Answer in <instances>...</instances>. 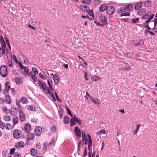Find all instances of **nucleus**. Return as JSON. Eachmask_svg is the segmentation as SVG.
Returning a JSON list of instances; mask_svg holds the SVG:
<instances>
[{"instance_id":"f257e3e1","label":"nucleus","mask_w":157,"mask_h":157,"mask_svg":"<svg viewBox=\"0 0 157 157\" xmlns=\"http://www.w3.org/2000/svg\"><path fill=\"white\" fill-rule=\"evenodd\" d=\"M38 83L40 88L44 90H45L46 89L47 90L48 93L50 96L52 97L54 101H56L57 100L59 101L58 96L56 93L54 91H53L52 92H51L50 90L48 89L45 83L40 80H38Z\"/></svg>"},{"instance_id":"f03ea898","label":"nucleus","mask_w":157,"mask_h":157,"mask_svg":"<svg viewBox=\"0 0 157 157\" xmlns=\"http://www.w3.org/2000/svg\"><path fill=\"white\" fill-rule=\"evenodd\" d=\"M0 43H1V46H0V57H2L5 53V49L6 45L4 39L1 34H0Z\"/></svg>"},{"instance_id":"7ed1b4c3","label":"nucleus","mask_w":157,"mask_h":157,"mask_svg":"<svg viewBox=\"0 0 157 157\" xmlns=\"http://www.w3.org/2000/svg\"><path fill=\"white\" fill-rule=\"evenodd\" d=\"M13 134V137L16 139H19L22 137V131L17 129H15L14 130Z\"/></svg>"},{"instance_id":"20e7f679","label":"nucleus","mask_w":157,"mask_h":157,"mask_svg":"<svg viewBox=\"0 0 157 157\" xmlns=\"http://www.w3.org/2000/svg\"><path fill=\"white\" fill-rule=\"evenodd\" d=\"M0 74L3 77H6L7 76L8 73L6 66L2 65L0 67Z\"/></svg>"},{"instance_id":"39448f33","label":"nucleus","mask_w":157,"mask_h":157,"mask_svg":"<svg viewBox=\"0 0 157 157\" xmlns=\"http://www.w3.org/2000/svg\"><path fill=\"white\" fill-rule=\"evenodd\" d=\"M19 113V117L21 121L23 122L25 120V115L22 111L21 109H19L18 111Z\"/></svg>"},{"instance_id":"423d86ee","label":"nucleus","mask_w":157,"mask_h":157,"mask_svg":"<svg viewBox=\"0 0 157 157\" xmlns=\"http://www.w3.org/2000/svg\"><path fill=\"white\" fill-rule=\"evenodd\" d=\"M42 132L41 128L39 126L36 127L34 130V133L35 135L37 136H40Z\"/></svg>"},{"instance_id":"0eeeda50","label":"nucleus","mask_w":157,"mask_h":157,"mask_svg":"<svg viewBox=\"0 0 157 157\" xmlns=\"http://www.w3.org/2000/svg\"><path fill=\"white\" fill-rule=\"evenodd\" d=\"M115 11V8L113 7H109L107 8L106 13L109 15L113 14Z\"/></svg>"},{"instance_id":"6e6552de","label":"nucleus","mask_w":157,"mask_h":157,"mask_svg":"<svg viewBox=\"0 0 157 157\" xmlns=\"http://www.w3.org/2000/svg\"><path fill=\"white\" fill-rule=\"evenodd\" d=\"M98 18L103 23H105L107 21V17L101 13L98 14Z\"/></svg>"},{"instance_id":"1a4fd4ad","label":"nucleus","mask_w":157,"mask_h":157,"mask_svg":"<svg viewBox=\"0 0 157 157\" xmlns=\"http://www.w3.org/2000/svg\"><path fill=\"white\" fill-rule=\"evenodd\" d=\"M5 88L4 89V94H7L8 93H9V90H10V89L11 88L10 86V83L8 82H7L5 85Z\"/></svg>"},{"instance_id":"9d476101","label":"nucleus","mask_w":157,"mask_h":157,"mask_svg":"<svg viewBox=\"0 0 157 157\" xmlns=\"http://www.w3.org/2000/svg\"><path fill=\"white\" fill-rule=\"evenodd\" d=\"M30 152L31 154L33 156H35L38 155L40 153V152L39 151L33 148L31 149L30 150Z\"/></svg>"},{"instance_id":"9b49d317","label":"nucleus","mask_w":157,"mask_h":157,"mask_svg":"<svg viewBox=\"0 0 157 157\" xmlns=\"http://www.w3.org/2000/svg\"><path fill=\"white\" fill-rule=\"evenodd\" d=\"M24 129L26 132L29 133L31 130V126L30 124L29 123H27L25 124Z\"/></svg>"},{"instance_id":"f8f14e48","label":"nucleus","mask_w":157,"mask_h":157,"mask_svg":"<svg viewBox=\"0 0 157 157\" xmlns=\"http://www.w3.org/2000/svg\"><path fill=\"white\" fill-rule=\"evenodd\" d=\"M143 3L142 2H139L135 4L134 9L135 10H137L140 8L142 6Z\"/></svg>"},{"instance_id":"ddd939ff","label":"nucleus","mask_w":157,"mask_h":157,"mask_svg":"<svg viewBox=\"0 0 157 157\" xmlns=\"http://www.w3.org/2000/svg\"><path fill=\"white\" fill-rule=\"evenodd\" d=\"M75 134L76 136L79 137H81V131L78 127L75 128Z\"/></svg>"},{"instance_id":"4468645a","label":"nucleus","mask_w":157,"mask_h":157,"mask_svg":"<svg viewBox=\"0 0 157 157\" xmlns=\"http://www.w3.org/2000/svg\"><path fill=\"white\" fill-rule=\"evenodd\" d=\"M12 121L13 124V126L16 124L18 121V118L16 116H14L12 118Z\"/></svg>"},{"instance_id":"2eb2a0df","label":"nucleus","mask_w":157,"mask_h":157,"mask_svg":"<svg viewBox=\"0 0 157 157\" xmlns=\"http://www.w3.org/2000/svg\"><path fill=\"white\" fill-rule=\"evenodd\" d=\"M5 99V103L6 104H10L11 102V100L10 96L9 95L6 96Z\"/></svg>"},{"instance_id":"dca6fc26","label":"nucleus","mask_w":157,"mask_h":157,"mask_svg":"<svg viewBox=\"0 0 157 157\" xmlns=\"http://www.w3.org/2000/svg\"><path fill=\"white\" fill-rule=\"evenodd\" d=\"M25 146L24 143L23 141L19 142L18 144L16 145V147L17 148H22Z\"/></svg>"},{"instance_id":"f3484780","label":"nucleus","mask_w":157,"mask_h":157,"mask_svg":"<svg viewBox=\"0 0 157 157\" xmlns=\"http://www.w3.org/2000/svg\"><path fill=\"white\" fill-rule=\"evenodd\" d=\"M80 6L82 8L83 10L86 12H88L89 10V7L85 5H80Z\"/></svg>"},{"instance_id":"a211bd4d","label":"nucleus","mask_w":157,"mask_h":157,"mask_svg":"<svg viewBox=\"0 0 157 157\" xmlns=\"http://www.w3.org/2000/svg\"><path fill=\"white\" fill-rule=\"evenodd\" d=\"M107 7L105 4L101 5L99 7V10L100 11L103 12L107 10Z\"/></svg>"},{"instance_id":"6ab92c4d","label":"nucleus","mask_w":157,"mask_h":157,"mask_svg":"<svg viewBox=\"0 0 157 157\" xmlns=\"http://www.w3.org/2000/svg\"><path fill=\"white\" fill-rule=\"evenodd\" d=\"M132 8V6L131 5H128L126 7L124 8V10L125 11H130Z\"/></svg>"},{"instance_id":"aec40b11","label":"nucleus","mask_w":157,"mask_h":157,"mask_svg":"<svg viewBox=\"0 0 157 157\" xmlns=\"http://www.w3.org/2000/svg\"><path fill=\"white\" fill-rule=\"evenodd\" d=\"M27 109L31 111H34L36 109V106L34 105H29L27 106Z\"/></svg>"},{"instance_id":"412c9836","label":"nucleus","mask_w":157,"mask_h":157,"mask_svg":"<svg viewBox=\"0 0 157 157\" xmlns=\"http://www.w3.org/2000/svg\"><path fill=\"white\" fill-rule=\"evenodd\" d=\"M90 98L91 99V101L96 104H100L101 103L100 101L98 99H95L93 98Z\"/></svg>"},{"instance_id":"4be33fe9","label":"nucleus","mask_w":157,"mask_h":157,"mask_svg":"<svg viewBox=\"0 0 157 157\" xmlns=\"http://www.w3.org/2000/svg\"><path fill=\"white\" fill-rule=\"evenodd\" d=\"M76 119V117H74L71 119L70 121V125L71 127L75 124V121Z\"/></svg>"},{"instance_id":"5701e85b","label":"nucleus","mask_w":157,"mask_h":157,"mask_svg":"<svg viewBox=\"0 0 157 157\" xmlns=\"http://www.w3.org/2000/svg\"><path fill=\"white\" fill-rule=\"evenodd\" d=\"M88 137L89 142L88 143V149H90V147L91 146L92 140L91 139V137L90 135L89 134H87Z\"/></svg>"},{"instance_id":"b1692460","label":"nucleus","mask_w":157,"mask_h":157,"mask_svg":"<svg viewBox=\"0 0 157 157\" xmlns=\"http://www.w3.org/2000/svg\"><path fill=\"white\" fill-rule=\"evenodd\" d=\"M34 138V135L32 133H29L28 135L27 138L29 140H33Z\"/></svg>"},{"instance_id":"393cba45","label":"nucleus","mask_w":157,"mask_h":157,"mask_svg":"<svg viewBox=\"0 0 157 157\" xmlns=\"http://www.w3.org/2000/svg\"><path fill=\"white\" fill-rule=\"evenodd\" d=\"M20 101L23 104H26L27 101V99L25 97H22L21 98Z\"/></svg>"},{"instance_id":"a878e982","label":"nucleus","mask_w":157,"mask_h":157,"mask_svg":"<svg viewBox=\"0 0 157 157\" xmlns=\"http://www.w3.org/2000/svg\"><path fill=\"white\" fill-rule=\"evenodd\" d=\"M53 78L55 83L57 84L58 82V78L56 75H54L53 76Z\"/></svg>"},{"instance_id":"bb28decb","label":"nucleus","mask_w":157,"mask_h":157,"mask_svg":"<svg viewBox=\"0 0 157 157\" xmlns=\"http://www.w3.org/2000/svg\"><path fill=\"white\" fill-rule=\"evenodd\" d=\"M3 119L6 121H9L11 120V118L10 116L7 115H5L4 116Z\"/></svg>"},{"instance_id":"cd10ccee","label":"nucleus","mask_w":157,"mask_h":157,"mask_svg":"<svg viewBox=\"0 0 157 157\" xmlns=\"http://www.w3.org/2000/svg\"><path fill=\"white\" fill-rule=\"evenodd\" d=\"M64 122L66 124H68L69 123V119L68 117L67 116H65L63 119Z\"/></svg>"},{"instance_id":"c85d7f7f","label":"nucleus","mask_w":157,"mask_h":157,"mask_svg":"<svg viewBox=\"0 0 157 157\" xmlns=\"http://www.w3.org/2000/svg\"><path fill=\"white\" fill-rule=\"evenodd\" d=\"M144 43V42L143 40H140L137 43L135 44L136 46H140L142 45Z\"/></svg>"},{"instance_id":"c756f323","label":"nucleus","mask_w":157,"mask_h":157,"mask_svg":"<svg viewBox=\"0 0 157 157\" xmlns=\"http://www.w3.org/2000/svg\"><path fill=\"white\" fill-rule=\"evenodd\" d=\"M150 14V13L149 12H147L146 14L144 15L142 17V19H146L148 18L149 17Z\"/></svg>"},{"instance_id":"7c9ffc66","label":"nucleus","mask_w":157,"mask_h":157,"mask_svg":"<svg viewBox=\"0 0 157 157\" xmlns=\"http://www.w3.org/2000/svg\"><path fill=\"white\" fill-rule=\"evenodd\" d=\"M32 72H31L30 73V75H31V78L35 82H36L37 81V78L35 76V75H33L32 74Z\"/></svg>"},{"instance_id":"2f4dec72","label":"nucleus","mask_w":157,"mask_h":157,"mask_svg":"<svg viewBox=\"0 0 157 157\" xmlns=\"http://www.w3.org/2000/svg\"><path fill=\"white\" fill-rule=\"evenodd\" d=\"M5 40L6 43L7 44V46L10 49H11V47L10 46V44L9 43V41L8 40L6 37H5Z\"/></svg>"},{"instance_id":"473e14b6","label":"nucleus","mask_w":157,"mask_h":157,"mask_svg":"<svg viewBox=\"0 0 157 157\" xmlns=\"http://www.w3.org/2000/svg\"><path fill=\"white\" fill-rule=\"evenodd\" d=\"M6 124L2 121L0 122V127L2 129H4L5 128Z\"/></svg>"},{"instance_id":"72a5a7b5","label":"nucleus","mask_w":157,"mask_h":157,"mask_svg":"<svg viewBox=\"0 0 157 157\" xmlns=\"http://www.w3.org/2000/svg\"><path fill=\"white\" fill-rule=\"evenodd\" d=\"M124 8H121L118 9L117 11L118 13H123L125 12Z\"/></svg>"},{"instance_id":"f704fd0d","label":"nucleus","mask_w":157,"mask_h":157,"mask_svg":"<svg viewBox=\"0 0 157 157\" xmlns=\"http://www.w3.org/2000/svg\"><path fill=\"white\" fill-rule=\"evenodd\" d=\"M140 126L141 125L140 124H138L136 126V129L133 132V133L134 134L136 135L137 134Z\"/></svg>"},{"instance_id":"c9c22d12","label":"nucleus","mask_w":157,"mask_h":157,"mask_svg":"<svg viewBox=\"0 0 157 157\" xmlns=\"http://www.w3.org/2000/svg\"><path fill=\"white\" fill-rule=\"evenodd\" d=\"M11 124L9 123H7L5 125V128L7 130H10L11 129Z\"/></svg>"},{"instance_id":"e433bc0d","label":"nucleus","mask_w":157,"mask_h":157,"mask_svg":"<svg viewBox=\"0 0 157 157\" xmlns=\"http://www.w3.org/2000/svg\"><path fill=\"white\" fill-rule=\"evenodd\" d=\"M32 70L35 74L37 75L38 74V71L36 68L34 67H33L32 68Z\"/></svg>"},{"instance_id":"4c0bfd02","label":"nucleus","mask_w":157,"mask_h":157,"mask_svg":"<svg viewBox=\"0 0 157 157\" xmlns=\"http://www.w3.org/2000/svg\"><path fill=\"white\" fill-rule=\"evenodd\" d=\"M55 139L54 138H53L51 142L48 144V146H50L51 145H54L55 144Z\"/></svg>"},{"instance_id":"58836bf2","label":"nucleus","mask_w":157,"mask_h":157,"mask_svg":"<svg viewBox=\"0 0 157 157\" xmlns=\"http://www.w3.org/2000/svg\"><path fill=\"white\" fill-rule=\"evenodd\" d=\"M23 69H24V71L25 74L28 75H29V69L27 67H24Z\"/></svg>"},{"instance_id":"ea45409f","label":"nucleus","mask_w":157,"mask_h":157,"mask_svg":"<svg viewBox=\"0 0 157 157\" xmlns=\"http://www.w3.org/2000/svg\"><path fill=\"white\" fill-rule=\"evenodd\" d=\"M145 11L144 10L141 9L138 11V14L139 15H142Z\"/></svg>"},{"instance_id":"a19ab883","label":"nucleus","mask_w":157,"mask_h":157,"mask_svg":"<svg viewBox=\"0 0 157 157\" xmlns=\"http://www.w3.org/2000/svg\"><path fill=\"white\" fill-rule=\"evenodd\" d=\"M16 103L18 107V111H19V109H21V107L20 104V102L18 100H16Z\"/></svg>"},{"instance_id":"79ce46f5","label":"nucleus","mask_w":157,"mask_h":157,"mask_svg":"<svg viewBox=\"0 0 157 157\" xmlns=\"http://www.w3.org/2000/svg\"><path fill=\"white\" fill-rule=\"evenodd\" d=\"M7 65L9 67H13V65L12 61L11 60H9L7 63Z\"/></svg>"},{"instance_id":"37998d69","label":"nucleus","mask_w":157,"mask_h":157,"mask_svg":"<svg viewBox=\"0 0 157 157\" xmlns=\"http://www.w3.org/2000/svg\"><path fill=\"white\" fill-rule=\"evenodd\" d=\"M5 98H0V103L3 105L5 104Z\"/></svg>"},{"instance_id":"c03bdc74","label":"nucleus","mask_w":157,"mask_h":157,"mask_svg":"<svg viewBox=\"0 0 157 157\" xmlns=\"http://www.w3.org/2000/svg\"><path fill=\"white\" fill-rule=\"evenodd\" d=\"M99 77L96 75L94 76L92 78V80L95 82H97L98 81Z\"/></svg>"},{"instance_id":"a18cd8bd","label":"nucleus","mask_w":157,"mask_h":157,"mask_svg":"<svg viewBox=\"0 0 157 157\" xmlns=\"http://www.w3.org/2000/svg\"><path fill=\"white\" fill-rule=\"evenodd\" d=\"M39 75L40 78L43 79H46L47 78L46 77H45L41 73H39Z\"/></svg>"},{"instance_id":"49530a36","label":"nucleus","mask_w":157,"mask_h":157,"mask_svg":"<svg viewBox=\"0 0 157 157\" xmlns=\"http://www.w3.org/2000/svg\"><path fill=\"white\" fill-rule=\"evenodd\" d=\"M2 109L3 111L5 113H6L7 112V109L6 106H3L2 108Z\"/></svg>"},{"instance_id":"de8ad7c7","label":"nucleus","mask_w":157,"mask_h":157,"mask_svg":"<svg viewBox=\"0 0 157 157\" xmlns=\"http://www.w3.org/2000/svg\"><path fill=\"white\" fill-rule=\"evenodd\" d=\"M139 21V18H136V19H134L132 20V22L133 23H137Z\"/></svg>"},{"instance_id":"09e8293b","label":"nucleus","mask_w":157,"mask_h":157,"mask_svg":"<svg viewBox=\"0 0 157 157\" xmlns=\"http://www.w3.org/2000/svg\"><path fill=\"white\" fill-rule=\"evenodd\" d=\"M50 130L52 132H55L56 131V128L55 126H53L51 128Z\"/></svg>"},{"instance_id":"8fccbe9b","label":"nucleus","mask_w":157,"mask_h":157,"mask_svg":"<svg viewBox=\"0 0 157 157\" xmlns=\"http://www.w3.org/2000/svg\"><path fill=\"white\" fill-rule=\"evenodd\" d=\"M87 12L88 14L90 16L92 17H93L94 16V13L91 10L90 11H88Z\"/></svg>"},{"instance_id":"3c124183","label":"nucleus","mask_w":157,"mask_h":157,"mask_svg":"<svg viewBox=\"0 0 157 157\" xmlns=\"http://www.w3.org/2000/svg\"><path fill=\"white\" fill-rule=\"evenodd\" d=\"M9 93L11 94L12 95H13L15 93V90L11 88L9 90Z\"/></svg>"},{"instance_id":"603ef678","label":"nucleus","mask_w":157,"mask_h":157,"mask_svg":"<svg viewBox=\"0 0 157 157\" xmlns=\"http://www.w3.org/2000/svg\"><path fill=\"white\" fill-rule=\"evenodd\" d=\"M131 66H129V67H124L123 68V70H124V71H128V70H130L131 69Z\"/></svg>"},{"instance_id":"864d4df0","label":"nucleus","mask_w":157,"mask_h":157,"mask_svg":"<svg viewBox=\"0 0 157 157\" xmlns=\"http://www.w3.org/2000/svg\"><path fill=\"white\" fill-rule=\"evenodd\" d=\"M59 117L60 118H61L63 115V112L61 110L58 111Z\"/></svg>"},{"instance_id":"5fc2aeb1","label":"nucleus","mask_w":157,"mask_h":157,"mask_svg":"<svg viewBox=\"0 0 157 157\" xmlns=\"http://www.w3.org/2000/svg\"><path fill=\"white\" fill-rule=\"evenodd\" d=\"M105 130H101L98 132V133L99 135H102V134H105Z\"/></svg>"},{"instance_id":"6e6d98bb","label":"nucleus","mask_w":157,"mask_h":157,"mask_svg":"<svg viewBox=\"0 0 157 157\" xmlns=\"http://www.w3.org/2000/svg\"><path fill=\"white\" fill-rule=\"evenodd\" d=\"M13 60L15 61V62H16L17 63H19V62L18 61L17 59L16 58V56L15 55H13Z\"/></svg>"},{"instance_id":"4d7b16f0","label":"nucleus","mask_w":157,"mask_h":157,"mask_svg":"<svg viewBox=\"0 0 157 157\" xmlns=\"http://www.w3.org/2000/svg\"><path fill=\"white\" fill-rule=\"evenodd\" d=\"M91 2L90 0H85L83 2V3L85 4H89Z\"/></svg>"},{"instance_id":"13d9d810","label":"nucleus","mask_w":157,"mask_h":157,"mask_svg":"<svg viewBox=\"0 0 157 157\" xmlns=\"http://www.w3.org/2000/svg\"><path fill=\"white\" fill-rule=\"evenodd\" d=\"M144 5L146 7H148L149 6H150L149 2L148 1H147V2H145L144 3Z\"/></svg>"},{"instance_id":"bf43d9fd","label":"nucleus","mask_w":157,"mask_h":157,"mask_svg":"<svg viewBox=\"0 0 157 157\" xmlns=\"http://www.w3.org/2000/svg\"><path fill=\"white\" fill-rule=\"evenodd\" d=\"M17 64H18L19 66L21 68V69H23L25 67L20 62H19Z\"/></svg>"},{"instance_id":"052dcab7","label":"nucleus","mask_w":157,"mask_h":157,"mask_svg":"<svg viewBox=\"0 0 157 157\" xmlns=\"http://www.w3.org/2000/svg\"><path fill=\"white\" fill-rule=\"evenodd\" d=\"M82 140H84V138L86 136L85 133L84 132H82Z\"/></svg>"},{"instance_id":"680f3d73","label":"nucleus","mask_w":157,"mask_h":157,"mask_svg":"<svg viewBox=\"0 0 157 157\" xmlns=\"http://www.w3.org/2000/svg\"><path fill=\"white\" fill-rule=\"evenodd\" d=\"M75 121L80 125L81 124V120L78 119L77 117H76V119H75Z\"/></svg>"},{"instance_id":"e2e57ef3","label":"nucleus","mask_w":157,"mask_h":157,"mask_svg":"<svg viewBox=\"0 0 157 157\" xmlns=\"http://www.w3.org/2000/svg\"><path fill=\"white\" fill-rule=\"evenodd\" d=\"M15 148L11 149L10 151V154L11 155H12L14 153L15 151Z\"/></svg>"},{"instance_id":"0e129e2a","label":"nucleus","mask_w":157,"mask_h":157,"mask_svg":"<svg viewBox=\"0 0 157 157\" xmlns=\"http://www.w3.org/2000/svg\"><path fill=\"white\" fill-rule=\"evenodd\" d=\"M84 77L86 81H87L88 80V79L87 78V73L86 72H84Z\"/></svg>"},{"instance_id":"69168bd1","label":"nucleus","mask_w":157,"mask_h":157,"mask_svg":"<svg viewBox=\"0 0 157 157\" xmlns=\"http://www.w3.org/2000/svg\"><path fill=\"white\" fill-rule=\"evenodd\" d=\"M87 155V153L86 151V147H85L83 153L84 156L85 157Z\"/></svg>"},{"instance_id":"338daca9","label":"nucleus","mask_w":157,"mask_h":157,"mask_svg":"<svg viewBox=\"0 0 157 157\" xmlns=\"http://www.w3.org/2000/svg\"><path fill=\"white\" fill-rule=\"evenodd\" d=\"M41 146V145L40 144H38L36 145V148L38 149H40V148Z\"/></svg>"},{"instance_id":"774afa93","label":"nucleus","mask_w":157,"mask_h":157,"mask_svg":"<svg viewBox=\"0 0 157 157\" xmlns=\"http://www.w3.org/2000/svg\"><path fill=\"white\" fill-rule=\"evenodd\" d=\"M21 155L18 153H16L14 154V157H21Z\"/></svg>"}]
</instances>
